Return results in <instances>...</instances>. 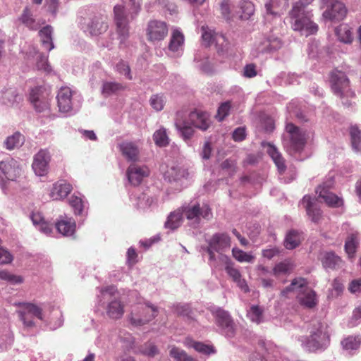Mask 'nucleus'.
Returning a JSON list of instances; mask_svg holds the SVG:
<instances>
[{"label": "nucleus", "instance_id": "nucleus-1", "mask_svg": "<svg viewBox=\"0 0 361 361\" xmlns=\"http://www.w3.org/2000/svg\"><path fill=\"white\" fill-rule=\"evenodd\" d=\"M288 15L293 30L298 31L306 37L317 32L318 25L312 20L313 15L305 6L294 4Z\"/></svg>", "mask_w": 361, "mask_h": 361}, {"label": "nucleus", "instance_id": "nucleus-2", "mask_svg": "<svg viewBox=\"0 0 361 361\" xmlns=\"http://www.w3.org/2000/svg\"><path fill=\"white\" fill-rule=\"evenodd\" d=\"M297 293V300L303 307L309 309L314 308L318 304L316 292L308 286L307 280L304 278H295L289 286L281 291V295L286 296L289 292Z\"/></svg>", "mask_w": 361, "mask_h": 361}, {"label": "nucleus", "instance_id": "nucleus-3", "mask_svg": "<svg viewBox=\"0 0 361 361\" xmlns=\"http://www.w3.org/2000/svg\"><path fill=\"white\" fill-rule=\"evenodd\" d=\"M306 142L307 137L303 130L291 123L286 125L283 145L290 154L301 152Z\"/></svg>", "mask_w": 361, "mask_h": 361}, {"label": "nucleus", "instance_id": "nucleus-4", "mask_svg": "<svg viewBox=\"0 0 361 361\" xmlns=\"http://www.w3.org/2000/svg\"><path fill=\"white\" fill-rule=\"evenodd\" d=\"M157 307L149 302L140 304L133 307L128 318L131 325L141 326L153 320L158 315Z\"/></svg>", "mask_w": 361, "mask_h": 361}, {"label": "nucleus", "instance_id": "nucleus-5", "mask_svg": "<svg viewBox=\"0 0 361 361\" xmlns=\"http://www.w3.org/2000/svg\"><path fill=\"white\" fill-rule=\"evenodd\" d=\"M231 246V237L226 233H214L208 240L207 252L209 256L210 261H215L216 257L215 253L219 254V260L224 262V253L228 250Z\"/></svg>", "mask_w": 361, "mask_h": 361}, {"label": "nucleus", "instance_id": "nucleus-6", "mask_svg": "<svg viewBox=\"0 0 361 361\" xmlns=\"http://www.w3.org/2000/svg\"><path fill=\"white\" fill-rule=\"evenodd\" d=\"M330 82L334 92L340 97L354 95L350 89V81L344 72L336 68L333 70L330 74Z\"/></svg>", "mask_w": 361, "mask_h": 361}, {"label": "nucleus", "instance_id": "nucleus-7", "mask_svg": "<svg viewBox=\"0 0 361 361\" xmlns=\"http://www.w3.org/2000/svg\"><path fill=\"white\" fill-rule=\"evenodd\" d=\"M169 27L166 22L159 20H151L146 28V37L152 43L164 40L168 35Z\"/></svg>", "mask_w": 361, "mask_h": 361}, {"label": "nucleus", "instance_id": "nucleus-8", "mask_svg": "<svg viewBox=\"0 0 361 361\" xmlns=\"http://www.w3.org/2000/svg\"><path fill=\"white\" fill-rule=\"evenodd\" d=\"M16 305L22 307V309L18 310L17 312L20 319L23 322L25 326L32 327L35 326L34 322L28 318V314H31L40 320L43 319L42 310L35 304L31 302H19L16 303Z\"/></svg>", "mask_w": 361, "mask_h": 361}, {"label": "nucleus", "instance_id": "nucleus-9", "mask_svg": "<svg viewBox=\"0 0 361 361\" xmlns=\"http://www.w3.org/2000/svg\"><path fill=\"white\" fill-rule=\"evenodd\" d=\"M114 22L116 32L121 42H124L129 36V20L126 15L125 6L116 5L114 8Z\"/></svg>", "mask_w": 361, "mask_h": 361}, {"label": "nucleus", "instance_id": "nucleus-10", "mask_svg": "<svg viewBox=\"0 0 361 361\" xmlns=\"http://www.w3.org/2000/svg\"><path fill=\"white\" fill-rule=\"evenodd\" d=\"M49 94L42 87H37L31 90L30 101L35 110L38 112H44L49 109Z\"/></svg>", "mask_w": 361, "mask_h": 361}, {"label": "nucleus", "instance_id": "nucleus-11", "mask_svg": "<svg viewBox=\"0 0 361 361\" xmlns=\"http://www.w3.org/2000/svg\"><path fill=\"white\" fill-rule=\"evenodd\" d=\"M21 168L18 162L9 158L0 161V178L9 180H16L20 176Z\"/></svg>", "mask_w": 361, "mask_h": 361}, {"label": "nucleus", "instance_id": "nucleus-12", "mask_svg": "<svg viewBox=\"0 0 361 361\" xmlns=\"http://www.w3.org/2000/svg\"><path fill=\"white\" fill-rule=\"evenodd\" d=\"M223 259L224 262H222L225 264V270L228 275L241 290L244 293H248L250 291L249 286L246 281L242 278L240 271L234 267L233 262L228 256H224Z\"/></svg>", "mask_w": 361, "mask_h": 361}, {"label": "nucleus", "instance_id": "nucleus-13", "mask_svg": "<svg viewBox=\"0 0 361 361\" xmlns=\"http://www.w3.org/2000/svg\"><path fill=\"white\" fill-rule=\"evenodd\" d=\"M51 160L49 152L47 149H40L34 157L32 167L36 175L43 176L48 172Z\"/></svg>", "mask_w": 361, "mask_h": 361}, {"label": "nucleus", "instance_id": "nucleus-14", "mask_svg": "<svg viewBox=\"0 0 361 361\" xmlns=\"http://www.w3.org/2000/svg\"><path fill=\"white\" fill-rule=\"evenodd\" d=\"M332 183H323L317 188V193L319 194V197L322 199L323 201L331 207H339L343 205V200L338 197L336 195L329 191Z\"/></svg>", "mask_w": 361, "mask_h": 361}, {"label": "nucleus", "instance_id": "nucleus-15", "mask_svg": "<svg viewBox=\"0 0 361 361\" xmlns=\"http://www.w3.org/2000/svg\"><path fill=\"white\" fill-rule=\"evenodd\" d=\"M126 175L129 183L134 186H137L144 178L149 176V170L146 166L132 164L128 167Z\"/></svg>", "mask_w": 361, "mask_h": 361}, {"label": "nucleus", "instance_id": "nucleus-16", "mask_svg": "<svg viewBox=\"0 0 361 361\" xmlns=\"http://www.w3.org/2000/svg\"><path fill=\"white\" fill-rule=\"evenodd\" d=\"M216 322L219 326L224 330L228 337H233L235 334L234 323L229 314L221 309L216 311Z\"/></svg>", "mask_w": 361, "mask_h": 361}, {"label": "nucleus", "instance_id": "nucleus-17", "mask_svg": "<svg viewBox=\"0 0 361 361\" xmlns=\"http://www.w3.org/2000/svg\"><path fill=\"white\" fill-rule=\"evenodd\" d=\"M346 15L347 8L342 2L338 1L332 3L331 7L323 13L324 18L331 21H341L345 18Z\"/></svg>", "mask_w": 361, "mask_h": 361}, {"label": "nucleus", "instance_id": "nucleus-18", "mask_svg": "<svg viewBox=\"0 0 361 361\" xmlns=\"http://www.w3.org/2000/svg\"><path fill=\"white\" fill-rule=\"evenodd\" d=\"M325 338L320 326L315 331H311V334L303 343L304 348L308 352H315L323 348L322 341Z\"/></svg>", "mask_w": 361, "mask_h": 361}, {"label": "nucleus", "instance_id": "nucleus-19", "mask_svg": "<svg viewBox=\"0 0 361 361\" xmlns=\"http://www.w3.org/2000/svg\"><path fill=\"white\" fill-rule=\"evenodd\" d=\"M56 99L61 112L67 113L72 109V91L69 87H61L57 94Z\"/></svg>", "mask_w": 361, "mask_h": 361}, {"label": "nucleus", "instance_id": "nucleus-20", "mask_svg": "<svg viewBox=\"0 0 361 361\" xmlns=\"http://www.w3.org/2000/svg\"><path fill=\"white\" fill-rule=\"evenodd\" d=\"M73 186L66 180H59L53 185L50 197L53 200H61L66 198L72 191Z\"/></svg>", "mask_w": 361, "mask_h": 361}, {"label": "nucleus", "instance_id": "nucleus-21", "mask_svg": "<svg viewBox=\"0 0 361 361\" xmlns=\"http://www.w3.org/2000/svg\"><path fill=\"white\" fill-rule=\"evenodd\" d=\"M201 29L202 39L205 47H209L214 42H215L216 45L220 44L221 48L224 47L226 39L223 35L215 33L214 31L205 26H202Z\"/></svg>", "mask_w": 361, "mask_h": 361}, {"label": "nucleus", "instance_id": "nucleus-22", "mask_svg": "<svg viewBox=\"0 0 361 361\" xmlns=\"http://www.w3.org/2000/svg\"><path fill=\"white\" fill-rule=\"evenodd\" d=\"M122 155L128 161L135 162L139 160L140 150L133 142H122L118 145Z\"/></svg>", "mask_w": 361, "mask_h": 361}, {"label": "nucleus", "instance_id": "nucleus-23", "mask_svg": "<svg viewBox=\"0 0 361 361\" xmlns=\"http://www.w3.org/2000/svg\"><path fill=\"white\" fill-rule=\"evenodd\" d=\"M282 46L281 39L277 37L264 38L256 46L258 54L271 53L280 49Z\"/></svg>", "mask_w": 361, "mask_h": 361}, {"label": "nucleus", "instance_id": "nucleus-24", "mask_svg": "<svg viewBox=\"0 0 361 361\" xmlns=\"http://www.w3.org/2000/svg\"><path fill=\"white\" fill-rule=\"evenodd\" d=\"M188 121L195 128L203 130H207L210 125V121L207 114L198 111L190 112L188 115Z\"/></svg>", "mask_w": 361, "mask_h": 361}, {"label": "nucleus", "instance_id": "nucleus-25", "mask_svg": "<svg viewBox=\"0 0 361 361\" xmlns=\"http://www.w3.org/2000/svg\"><path fill=\"white\" fill-rule=\"evenodd\" d=\"M301 204L305 208L306 212L312 221L318 223L322 218V211L314 204V200L310 195H305Z\"/></svg>", "mask_w": 361, "mask_h": 361}, {"label": "nucleus", "instance_id": "nucleus-26", "mask_svg": "<svg viewBox=\"0 0 361 361\" xmlns=\"http://www.w3.org/2000/svg\"><path fill=\"white\" fill-rule=\"evenodd\" d=\"M109 27L105 17H94L88 24L87 30L91 35H99L105 32Z\"/></svg>", "mask_w": 361, "mask_h": 361}, {"label": "nucleus", "instance_id": "nucleus-27", "mask_svg": "<svg viewBox=\"0 0 361 361\" xmlns=\"http://www.w3.org/2000/svg\"><path fill=\"white\" fill-rule=\"evenodd\" d=\"M106 312L110 319H120L124 314V305L119 299L115 298L107 304Z\"/></svg>", "mask_w": 361, "mask_h": 361}, {"label": "nucleus", "instance_id": "nucleus-28", "mask_svg": "<svg viewBox=\"0 0 361 361\" xmlns=\"http://www.w3.org/2000/svg\"><path fill=\"white\" fill-rule=\"evenodd\" d=\"M184 345L188 348H193L197 352L204 355H209L216 353L214 346L195 341L189 338L185 340Z\"/></svg>", "mask_w": 361, "mask_h": 361}, {"label": "nucleus", "instance_id": "nucleus-29", "mask_svg": "<svg viewBox=\"0 0 361 361\" xmlns=\"http://www.w3.org/2000/svg\"><path fill=\"white\" fill-rule=\"evenodd\" d=\"M56 228L59 233L64 236H71L74 234L76 224L74 219L69 218L59 221L56 224Z\"/></svg>", "mask_w": 361, "mask_h": 361}, {"label": "nucleus", "instance_id": "nucleus-30", "mask_svg": "<svg viewBox=\"0 0 361 361\" xmlns=\"http://www.w3.org/2000/svg\"><path fill=\"white\" fill-rule=\"evenodd\" d=\"M188 170L183 166H176L171 167L165 173L169 181H178L187 178L189 176Z\"/></svg>", "mask_w": 361, "mask_h": 361}, {"label": "nucleus", "instance_id": "nucleus-31", "mask_svg": "<svg viewBox=\"0 0 361 361\" xmlns=\"http://www.w3.org/2000/svg\"><path fill=\"white\" fill-rule=\"evenodd\" d=\"M52 27L51 25H47L39 31L41 42L45 49L50 51L54 48L52 42Z\"/></svg>", "mask_w": 361, "mask_h": 361}, {"label": "nucleus", "instance_id": "nucleus-32", "mask_svg": "<svg viewBox=\"0 0 361 361\" xmlns=\"http://www.w3.org/2000/svg\"><path fill=\"white\" fill-rule=\"evenodd\" d=\"M322 263L325 268L335 269L341 267L343 261L341 258L336 255L334 252H329L324 254L322 258Z\"/></svg>", "mask_w": 361, "mask_h": 361}, {"label": "nucleus", "instance_id": "nucleus-33", "mask_svg": "<svg viewBox=\"0 0 361 361\" xmlns=\"http://www.w3.org/2000/svg\"><path fill=\"white\" fill-rule=\"evenodd\" d=\"M185 41L183 34L178 30H174L169 44V49L173 52L178 51L183 46Z\"/></svg>", "mask_w": 361, "mask_h": 361}, {"label": "nucleus", "instance_id": "nucleus-34", "mask_svg": "<svg viewBox=\"0 0 361 361\" xmlns=\"http://www.w3.org/2000/svg\"><path fill=\"white\" fill-rule=\"evenodd\" d=\"M301 233L297 231H290L286 236L284 246L288 250H293L301 243Z\"/></svg>", "mask_w": 361, "mask_h": 361}, {"label": "nucleus", "instance_id": "nucleus-35", "mask_svg": "<svg viewBox=\"0 0 361 361\" xmlns=\"http://www.w3.org/2000/svg\"><path fill=\"white\" fill-rule=\"evenodd\" d=\"M268 154L273 159L279 172L281 173H283L286 169V166L285 164V160L281 153L278 152L277 149L274 146L269 145Z\"/></svg>", "mask_w": 361, "mask_h": 361}, {"label": "nucleus", "instance_id": "nucleus-36", "mask_svg": "<svg viewBox=\"0 0 361 361\" xmlns=\"http://www.w3.org/2000/svg\"><path fill=\"white\" fill-rule=\"evenodd\" d=\"M358 243L359 242L357 233H352L346 239L345 243V250L349 258L352 259L354 257Z\"/></svg>", "mask_w": 361, "mask_h": 361}, {"label": "nucleus", "instance_id": "nucleus-37", "mask_svg": "<svg viewBox=\"0 0 361 361\" xmlns=\"http://www.w3.org/2000/svg\"><path fill=\"white\" fill-rule=\"evenodd\" d=\"M239 8L241 12L240 17L243 20H248L255 13V6L250 1H240Z\"/></svg>", "mask_w": 361, "mask_h": 361}, {"label": "nucleus", "instance_id": "nucleus-38", "mask_svg": "<svg viewBox=\"0 0 361 361\" xmlns=\"http://www.w3.org/2000/svg\"><path fill=\"white\" fill-rule=\"evenodd\" d=\"M182 216L183 215L180 210H176L171 212L165 223L166 228L171 230L178 228L182 222Z\"/></svg>", "mask_w": 361, "mask_h": 361}, {"label": "nucleus", "instance_id": "nucleus-39", "mask_svg": "<svg viewBox=\"0 0 361 361\" xmlns=\"http://www.w3.org/2000/svg\"><path fill=\"white\" fill-rule=\"evenodd\" d=\"M24 142V137L19 132H16L8 136L4 142L5 147L8 150H12L20 147Z\"/></svg>", "mask_w": 361, "mask_h": 361}, {"label": "nucleus", "instance_id": "nucleus-40", "mask_svg": "<svg viewBox=\"0 0 361 361\" xmlns=\"http://www.w3.org/2000/svg\"><path fill=\"white\" fill-rule=\"evenodd\" d=\"M336 35L341 42L351 43L353 41V32L347 25H341L336 28Z\"/></svg>", "mask_w": 361, "mask_h": 361}, {"label": "nucleus", "instance_id": "nucleus-41", "mask_svg": "<svg viewBox=\"0 0 361 361\" xmlns=\"http://www.w3.org/2000/svg\"><path fill=\"white\" fill-rule=\"evenodd\" d=\"M170 356L176 361H198L197 359L189 355L185 351L176 346L170 350Z\"/></svg>", "mask_w": 361, "mask_h": 361}, {"label": "nucleus", "instance_id": "nucleus-42", "mask_svg": "<svg viewBox=\"0 0 361 361\" xmlns=\"http://www.w3.org/2000/svg\"><path fill=\"white\" fill-rule=\"evenodd\" d=\"M192 125L187 121H181L180 120L176 122V126L180 132L182 137L185 140L190 139L193 135L194 130L191 126Z\"/></svg>", "mask_w": 361, "mask_h": 361}, {"label": "nucleus", "instance_id": "nucleus-43", "mask_svg": "<svg viewBox=\"0 0 361 361\" xmlns=\"http://www.w3.org/2000/svg\"><path fill=\"white\" fill-rule=\"evenodd\" d=\"M0 280L12 284H20L24 281L23 276L13 274L7 269H0Z\"/></svg>", "mask_w": 361, "mask_h": 361}, {"label": "nucleus", "instance_id": "nucleus-44", "mask_svg": "<svg viewBox=\"0 0 361 361\" xmlns=\"http://www.w3.org/2000/svg\"><path fill=\"white\" fill-rule=\"evenodd\" d=\"M361 344V338L359 336H350L341 341V345L345 350H357Z\"/></svg>", "mask_w": 361, "mask_h": 361}, {"label": "nucleus", "instance_id": "nucleus-45", "mask_svg": "<svg viewBox=\"0 0 361 361\" xmlns=\"http://www.w3.org/2000/svg\"><path fill=\"white\" fill-rule=\"evenodd\" d=\"M135 206L138 209H145L149 207L153 203V199L147 193L142 192L135 198Z\"/></svg>", "mask_w": 361, "mask_h": 361}, {"label": "nucleus", "instance_id": "nucleus-46", "mask_svg": "<svg viewBox=\"0 0 361 361\" xmlns=\"http://www.w3.org/2000/svg\"><path fill=\"white\" fill-rule=\"evenodd\" d=\"M20 20L23 24L31 30H36L38 29V25L35 20L32 18V15L28 8H25L20 17Z\"/></svg>", "mask_w": 361, "mask_h": 361}, {"label": "nucleus", "instance_id": "nucleus-47", "mask_svg": "<svg viewBox=\"0 0 361 361\" xmlns=\"http://www.w3.org/2000/svg\"><path fill=\"white\" fill-rule=\"evenodd\" d=\"M153 139L155 144L159 147H165L169 144V137L166 130L163 128L155 131Z\"/></svg>", "mask_w": 361, "mask_h": 361}, {"label": "nucleus", "instance_id": "nucleus-48", "mask_svg": "<svg viewBox=\"0 0 361 361\" xmlns=\"http://www.w3.org/2000/svg\"><path fill=\"white\" fill-rule=\"evenodd\" d=\"M182 215L186 216L189 220H198L200 217V204H195L192 207H185L182 209Z\"/></svg>", "mask_w": 361, "mask_h": 361}, {"label": "nucleus", "instance_id": "nucleus-49", "mask_svg": "<svg viewBox=\"0 0 361 361\" xmlns=\"http://www.w3.org/2000/svg\"><path fill=\"white\" fill-rule=\"evenodd\" d=\"M125 89V86L119 82H106L103 85V93L106 94H111Z\"/></svg>", "mask_w": 361, "mask_h": 361}, {"label": "nucleus", "instance_id": "nucleus-50", "mask_svg": "<svg viewBox=\"0 0 361 361\" xmlns=\"http://www.w3.org/2000/svg\"><path fill=\"white\" fill-rule=\"evenodd\" d=\"M166 102V99L162 94H156L152 95L149 103L152 107L157 111H161L164 109Z\"/></svg>", "mask_w": 361, "mask_h": 361}, {"label": "nucleus", "instance_id": "nucleus-51", "mask_svg": "<svg viewBox=\"0 0 361 361\" xmlns=\"http://www.w3.org/2000/svg\"><path fill=\"white\" fill-rule=\"evenodd\" d=\"M293 269L292 264L288 261L280 262L275 265L273 269V274L278 276L281 274L289 273Z\"/></svg>", "mask_w": 361, "mask_h": 361}, {"label": "nucleus", "instance_id": "nucleus-52", "mask_svg": "<svg viewBox=\"0 0 361 361\" xmlns=\"http://www.w3.org/2000/svg\"><path fill=\"white\" fill-rule=\"evenodd\" d=\"M233 257L240 262H251L254 257L238 247L232 249Z\"/></svg>", "mask_w": 361, "mask_h": 361}, {"label": "nucleus", "instance_id": "nucleus-53", "mask_svg": "<svg viewBox=\"0 0 361 361\" xmlns=\"http://www.w3.org/2000/svg\"><path fill=\"white\" fill-rule=\"evenodd\" d=\"M352 146L355 150L358 151L361 142V131L356 126H352L350 129Z\"/></svg>", "mask_w": 361, "mask_h": 361}, {"label": "nucleus", "instance_id": "nucleus-54", "mask_svg": "<svg viewBox=\"0 0 361 361\" xmlns=\"http://www.w3.org/2000/svg\"><path fill=\"white\" fill-rule=\"evenodd\" d=\"M116 70L121 75H123L128 80H131L133 76L128 63L123 60L120 61L116 66Z\"/></svg>", "mask_w": 361, "mask_h": 361}, {"label": "nucleus", "instance_id": "nucleus-55", "mask_svg": "<svg viewBox=\"0 0 361 361\" xmlns=\"http://www.w3.org/2000/svg\"><path fill=\"white\" fill-rule=\"evenodd\" d=\"M175 312L178 316L186 317L188 319H192V311L188 305H177Z\"/></svg>", "mask_w": 361, "mask_h": 361}, {"label": "nucleus", "instance_id": "nucleus-56", "mask_svg": "<svg viewBox=\"0 0 361 361\" xmlns=\"http://www.w3.org/2000/svg\"><path fill=\"white\" fill-rule=\"evenodd\" d=\"M231 108V103L229 101L222 103L217 110L216 118L221 121H223L229 114Z\"/></svg>", "mask_w": 361, "mask_h": 361}, {"label": "nucleus", "instance_id": "nucleus-57", "mask_svg": "<svg viewBox=\"0 0 361 361\" xmlns=\"http://www.w3.org/2000/svg\"><path fill=\"white\" fill-rule=\"evenodd\" d=\"M248 316L252 322L259 324L262 319V310L259 306L252 305L248 312Z\"/></svg>", "mask_w": 361, "mask_h": 361}, {"label": "nucleus", "instance_id": "nucleus-58", "mask_svg": "<svg viewBox=\"0 0 361 361\" xmlns=\"http://www.w3.org/2000/svg\"><path fill=\"white\" fill-rule=\"evenodd\" d=\"M69 204L74 210L75 214H80L83 210V202L81 198L72 195L69 199Z\"/></svg>", "mask_w": 361, "mask_h": 361}, {"label": "nucleus", "instance_id": "nucleus-59", "mask_svg": "<svg viewBox=\"0 0 361 361\" xmlns=\"http://www.w3.org/2000/svg\"><path fill=\"white\" fill-rule=\"evenodd\" d=\"M4 103L6 104H13L18 102L21 97L16 93V91L9 90L3 94Z\"/></svg>", "mask_w": 361, "mask_h": 361}, {"label": "nucleus", "instance_id": "nucleus-60", "mask_svg": "<svg viewBox=\"0 0 361 361\" xmlns=\"http://www.w3.org/2000/svg\"><path fill=\"white\" fill-rule=\"evenodd\" d=\"M141 0H128L126 6L130 11V18L133 19L140 10Z\"/></svg>", "mask_w": 361, "mask_h": 361}, {"label": "nucleus", "instance_id": "nucleus-61", "mask_svg": "<svg viewBox=\"0 0 361 361\" xmlns=\"http://www.w3.org/2000/svg\"><path fill=\"white\" fill-rule=\"evenodd\" d=\"M331 297H338L343 290V285L339 279H335L332 283Z\"/></svg>", "mask_w": 361, "mask_h": 361}, {"label": "nucleus", "instance_id": "nucleus-62", "mask_svg": "<svg viewBox=\"0 0 361 361\" xmlns=\"http://www.w3.org/2000/svg\"><path fill=\"white\" fill-rule=\"evenodd\" d=\"M13 259V255L7 250L0 247V264H11Z\"/></svg>", "mask_w": 361, "mask_h": 361}, {"label": "nucleus", "instance_id": "nucleus-63", "mask_svg": "<svg viewBox=\"0 0 361 361\" xmlns=\"http://www.w3.org/2000/svg\"><path fill=\"white\" fill-rule=\"evenodd\" d=\"M37 67L39 70L50 72L51 68L48 63V56L40 55L37 61Z\"/></svg>", "mask_w": 361, "mask_h": 361}, {"label": "nucleus", "instance_id": "nucleus-64", "mask_svg": "<svg viewBox=\"0 0 361 361\" xmlns=\"http://www.w3.org/2000/svg\"><path fill=\"white\" fill-rule=\"evenodd\" d=\"M246 137V129L245 127L235 128L232 134V138L235 142H241Z\"/></svg>", "mask_w": 361, "mask_h": 361}]
</instances>
